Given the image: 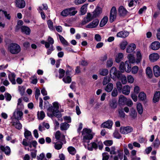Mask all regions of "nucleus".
Here are the masks:
<instances>
[{"label": "nucleus", "mask_w": 160, "mask_h": 160, "mask_svg": "<svg viewBox=\"0 0 160 160\" xmlns=\"http://www.w3.org/2000/svg\"><path fill=\"white\" fill-rule=\"evenodd\" d=\"M119 116V117L124 118L125 117V114L122 109H119L118 110Z\"/></svg>", "instance_id": "603ef678"}, {"label": "nucleus", "mask_w": 160, "mask_h": 160, "mask_svg": "<svg viewBox=\"0 0 160 160\" xmlns=\"http://www.w3.org/2000/svg\"><path fill=\"white\" fill-rule=\"evenodd\" d=\"M30 151L31 152V155L32 158H36L37 155V150L35 149H31Z\"/></svg>", "instance_id": "69168bd1"}, {"label": "nucleus", "mask_w": 160, "mask_h": 160, "mask_svg": "<svg viewBox=\"0 0 160 160\" xmlns=\"http://www.w3.org/2000/svg\"><path fill=\"white\" fill-rule=\"evenodd\" d=\"M138 0H129L128 3V6L129 7H132L133 5H136Z\"/></svg>", "instance_id": "4d7b16f0"}, {"label": "nucleus", "mask_w": 160, "mask_h": 160, "mask_svg": "<svg viewBox=\"0 0 160 160\" xmlns=\"http://www.w3.org/2000/svg\"><path fill=\"white\" fill-rule=\"evenodd\" d=\"M19 120L12 119L11 123L12 125L16 129L20 130L22 128V125L19 121Z\"/></svg>", "instance_id": "9b49d317"}, {"label": "nucleus", "mask_w": 160, "mask_h": 160, "mask_svg": "<svg viewBox=\"0 0 160 160\" xmlns=\"http://www.w3.org/2000/svg\"><path fill=\"white\" fill-rule=\"evenodd\" d=\"M15 3L16 7L19 8H23L26 6V3L24 0H16Z\"/></svg>", "instance_id": "1a4fd4ad"}, {"label": "nucleus", "mask_w": 160, "mask_h": 160, "mask_svg": "<svg viewBox=\"0 0 160 160\" xmlns=\"http://www.w3.org/2000/svg\"><path fill=\"white\" fill-rule=\"evenodd\" d=\"M65 73V71L63 69L60 68L59 70V78H63L64 75Z\"/></svg>", "instance_id": "052dcab7"}, {"label": "nucleus", "mask_w": 160, "mask_h": 160, "mask_svg": "<svg viewBox=\"0 0 160 160\" xmlns=\"http://www.w3.org/2000/svg\"><path fill=\"white\" fill-rule=\"evenodd\" d=\"M67 69L66 72V76H70V73H71L72 70V68L68 65L66 66Z\"/></svg>", "instance_id": "3c124183"}, {"label": "nucleus", "mask_w": 160, "mask_h": 160, "mask_svg": "<svg viewBox=\"0 0 160 160\" xmlns=\"http://www.w3.org/2000/svg\"><path fill=\"white\" fill-rule=\"evenodd\" d=\"M109 106L112 109L116 108L117 107V103L115 99H112L109 102Z\"/></svg>", "instance_id": "7c9ffc66"}, {"label": "nucleus", "mask_w": 160, "mask_h": 160, "mask_svg": "<svg viewBox=\"0 0 160 160\" xmlns=\"http://www.w3.org/2000/svg\"><path fill=\"white\" fill-rule=\"evenodd\" d=\"M113 124L112 121L111 120H108L106 122H103L101 125V127L111 129Z\"/></svg>", "instance_id": "9d476101"}, {"label": "nucleus", "mask_w": 160, "mask_h": 160, "mask_svg": "<svg viewBox=\"0 0 160 160\" xmlns=\"http://www.w3.org/2000/svg\"><path fill=\"white\" fill-rule=\"evenodd\" d=\"M102 156V160H108L109 157V155L108 154V153L107 152L103 153Z\"/></svg>", "instance_id": "774afa93"}, {"label": "nucleus", "mask_w": 160, "mask_h": 160, "mask_svg": "<svg viewBox=\"0 0 160 160\" xmlns=\"http://www.w3.org/2000/svg\"><path fill=\"white\" fill-rule=\"evenodd\" d=\"M160 98V92H156L153 96V101L154 103H156L158 102Z\"/></svg>", "instance_id": "c85d7f7f"}, {"label": "nucleus", "mask_w": 160, "mask_h": 160, "mask_svg": "<svg viewBox=\"0 0 160 160\" xmlns=\"http://www.w3.org/2000/svg\"><path fill=\"white\" fill-rule=\"evenodd\" d=\"M37 115L38 118L40 120H42L45 116V113L43 111H41L40 113L38 112Z\"/></svg>", "instance_id": "de8ad7c7"}, {"label": "nucleus", "mask_w": 160, "mask_h": 160, "mask_svg": "<svg viewBox=\"0 0 160 160\" xmlns=\"http://www.w3.org/2000/svg\"><path fill=\"white\" fill-rule=\"evenodd\" d=\"M2 151L4 152L5 154L9 155L11 153V149L10 147L8 146L6 147L2 145L0 146V148Z\"/></svg>", "instance_id": "f3484780"}, {"label": "nucleus", "mask_w": 160, "mask_h": 160, "mask_svg": "<svg viewBox=\"0 0 160 160\" xmlns=\"http://www.w3.org/2000/svg\"><path fill=\"white\" fill-rule=\"evenodd\" d=\"M123 57V55L122 53H118L116 56L115 58V61L117 63L119 62L122 59Z\"/></svg>", "instance_id": "f704fd0d"}, {"label": "nucleus", "mask_w": 160, "mask_h": 160, "mask_svg": "<svg viewBox=\"0 0 160 160\" xmlns=\"http://www.w3.org/2000/svg\"><path fill=\"white\" fill-rule=\"evenodd\" d=\"M137 108L138 112L141 114L143 112V109L142 105L140 103H138L137 104Z\"/></svg>", "instance_id": "a18cd8bd"}, {"label": "nucleus", "mask_w": 160, "mask_h": 160, "mask_svg": "<svg viewBox=\"0 0 160 160\" xmlns=\"http://www.w3.org/2000/svg\"><path fill=\"white\" fill-rule=\"evenodd\" d=\"M146 74L148 76L151 78L152 76V70L149 67H147L146 69Z\"/></svg>", "instance_id": "ea45409f"}, {"label": "nucleus", "mask_w": 160, "mask_h": 160, "mask_svg": "<svg viewBox=\"0 0 160 160\" xmlns=\"http://www.w3.org/2000/svg\"><path fill=\"white\" fill-rule=\"evenodd\" d=\"M142 59V56L141 53L139 51L137 52V60H136V62L138 63Z\"/></svg>", "instance_id": "864d4df0"}, {"label": "nucleus", "mask_w": 160, "mask_h": 160, "mask_svg": "<svg viewBox=\"0 0 160 160\" xmlns=\"http://www.w3.org/2000/svg\"><path fill=\"white\" fill-rule=\"evenodd\" d=\"M69 127V125L67 122L62 123L60 124V129L61 130H66Z\"/></svg>", "instance_id": "473e14b6"}, {"label": "nucleus", "mask_w": 160, "mask_h": 160, "mask_svg": "<svg viewBox=\"0 0 160 160\" xmlns=\"http://www.w3.org/2000/svg\"><path fill=\"white\" fill-rule=\"evenodd\" d=\"M129 34V32L126 31H122L117 33L116 36L117 37L125 38L127 37Z\"/></svg>", "instance_id": "2eb2a0df"}, {"label": "nucleus", "mask_w": 160, "mask_h": 160, "mask_svg": "<svg viewBox=\"0 0 160 160\" xmlns=\"http://www.w3.org/2000/svg\"><path fill=\"white\" fill-rule=\"evenodd\" d=\"M127 81L130 83H132L133 82L134 79L133 77L131 75H129L127 76Z\"/></svg>", "instance_id": "680f3d73"}, {"label": "nucleus", "mask_w": 160, "mask_h": 160, "mask_svg": "<svg viewBox=\"0 0 160 160\" xmlns=\"http://www.w3.org/2000/svg\"><path fill=\"white\" fill-rule=\"evenodd\" d=\"M111 81L110 78L108 76H105L104 77L102 83L103 85H106L109 83Z\"/></svg>", "instance_id": "c03bdc74"}, {"label": "nucleus", "mask_w": 160, "mask_h": 160, "mask_svg": "<svg viewBox=\"0 0 160 160\" xmlns=\"http://www.w3.org/2000/svg\"><path fill=\"white\" fill-rule=\"evenodd\" d=\"M128 44V42L127 41L124 40L122 41L120 44L121 49L123 50H124Z\"/></svg>", "instance_id": "e433bc0d"}, {"label": "nucleus", "mask_w": 160, "mask_h": 160, "mask_svg": "<svg viewBox=\"0 0 160 160\" xmlns=\"http://www.w3.org/2000/svg\"><path fill=\"white\" fill-rule=\"evenodd\" d=\"M61 15L63 17H67L69 15L68 9H66L62 11L61 13Z\"/></svg>", "instance_id": "e2e57ef3"}, {"label": "nucleus", "mask_w": 160, "mask_h": 160, "mask_svg": "<svg viewBox=\"0 0 160 160\" xmlns=\"http://www.w3.org/2000/svg\"><path fill=\"white\" fill-rule=\"evenodd\" d=\"M53 106L49 107L48 110L50 112L47 113L48 116L52 118L53 116H55L57 118L61 117L62 115L59 112V103L57 102H55L52 103Z\"/></svg>", "instance_id": "f257e3e1"}, {"label": "nucleus", "mask_w": 160, "mask_h": 160, "mask_svg": "<svg viewBox=\"0 0 160 160\" xmlns=\"http://www.w3.org/2000/svg\"><path fill=\"white\" fill-rule=\"evenodd\" d=\"M87 12V6L85 5H83L81 8V12L82 15L85 14Z\"/></svg>", "instance_id": "bf43d9fd"}, {"label": "nucleus", "mask_w": 160, "mask_h": 160, "mask_svg": "<svg viewBox=\"0 0 160 160\" xmlns=\"http://www.w3.org/2000/svg\"><path fill=\"white\" fill-rule=\"evenodd\" d=\"M22 109L19 108H17L13 112V116L14 117L13 119L21 120L22 117L23 113L21 111Z\"/></svg>", "instance_id": "423d86ee"}, {"label": "nucleus", "mask_w": 160, "mask_h": 160, "mask_svg": "<svg viewBox=\"0 0 160 160\" xmlns=\"http://www.w3.org/2000/svg\"><path fill=\"white\" fill-rule=\"evenodd\" d=\"M113 88V84L111 83H109L105 87V90L108 92H111Z\"/></svg>", "instance_id": "72a5a7b5"}, {"label": "nucleus", "mask_w": 160, "mask_h": 160, "mask_svg": "<svg viewBox=\"0 0 160 160\" xmlns=\"http://www.w3.org/2000/svg\"><path fill=\"white\" fill-rule=\"evenodd\" d=\"M138 98L140 100H144L146 99V95L143 92H141L139 94Z\"/></svg>", "instance_id": "09e8293b"}, {"label": "nucleus", "mask_w": 160, "mask_h": 160, "mask_svg": "<svg viewBox=\"0 0 160 160\" xmlns=\"http://www.w3.org/2000/svg\"><path fill=\"white\" fill-rule=\"evenodd\" d=\"M68 150L70 154L72 155H74L76 152L75 148L72 146L69 147L68 148Z\"/></svg>", "instance_id": "58836bf2"}, {"label": "nucleus", "mask_w": 160, "mask_h": 160, "mask_svg": "<svg viewBox=\"0 0 160 160\" xmlns=\"http://www.w3.org/2000/svg\"><path fill=\"white\" fill-rule=\"evenodd\" d=\"M131 63L128 62V61H126L125 63V71L127 72H129L131 71Z\"/></svg>", "instance_id": "c756f323"}, {"label": "nucleus", "mask_w": 160, "mask_h": 160, "mask_svg": "<svg viewBox=\"0 0 160 160\" xmlns=\"http://www.w3.org/2000/svg\"><path fill=\"white\" fill-rule=\"evenodd\" d=\"M130 88L128 85L124 86L122 90V93L125 95H128L130 92Z\"/></svg>", "instance_id": "cd10ccee"}, {"label": "nucleus", "mask_w": 160, "mask_h": 160, "mask_svg": "<svg viewBox=\"0 0 160 160\" xmlns=\"http://www.w3.org/2000/svg\"><path fill=\"white\" fill-rule=\"evenodd\" d=\"M136 48V45L134 43L130 44L126 48V52L129 53L132 52Z\"/></svg>", "instance_id": "a211bd4d"}, {"label": "nucleus", "mask_w": 160, "mask_h": 160, "mask_svg": "<svg viewBox=\"0 0 160 160\" xmlns=\"http://www.w3.org/2000/svg\"><path fill=\"white\" fill-rule=\"evenodd\" d=\"M119 70L120 71V72L122 73H123L124 72L125 70V63L123 62L120 63L119 66Z\"/></svg>", "instance_id": "5fc2aeb1"}, {"label": "nucleus", "mask_w": 160, "mask_h": 160, "mask_svg": "<svg viewBox=\"0 0 160 160\" xmlns=\"http://www.w3.org/2000/svg\"><path fill=\"white\" fill-rule=\"evenodd\" d=\"M97 148L98 144L95 142L91 143L88 145V149L89 150L92 151L93 149H96Z\"/></svg>", "instance_id": "393cba45"}, {"label": "nucleus", "mask_w": 160, "mask_h": 160, "mask_svg": "<svg viewBox=\"0 0 160 160\" xmlns=\"http://www.w3.org/2000/svg\"><path fill=\"white\" fill-rule=\"evenodd\" d=\"M108 21V18L107 16H104L102 19L99 25L101 27H102L105 25Z\"/></svg>", "instance_id": "2f4dec72"}, {"label": "nucleus", "mask_w": 160, "mask_h": 160, "mask_svg": "<svg viewBox=\"0 0 160 160\" xmlns=\"http://www.w3.org/2000/svg\"><path fill=\"white\" fill-rule=\"evenodd\" d=\"M2 12L3 13L5 17L8 20H10L11 19V16L9 13H8L7 11H5L2 10H0V12Z\"/></svg>", "instance_id": "13d9d810"}, {"label": "nucleus", "mask_w": 160, "mask_h": 160, "mask_svg": "<svg viewBox=\"0 0 160 160\" xmlns=\"http://www.w3.org/2000/svg\"><path fill=\"white\" fill-rule=\"evenodd\" d=\"M150 48L152 50H157L160 48V43L158 41H154L152 43Z\"/></svg>", "instance_id": "4468645a"}, {"label": "nucleus", "mask_w": 160, "mask_h": 160, "mask_svg": "<svg viewBox=\"0 0 160 160\" xmlns=\"http://www.w3.org/2000/svg\"><path fill=\"white\" fill-rule=\"evenodd\" d=\"M159 58V56L157 53H153L150 54L149 56L150 60L152 62L157 61Z\"/></svg>", "instance_id": "dca6fc26"}, {"label": "nucleus", "mask_w": 160, "mask_h": 160, "mask_svg": "<svg viewBox=\"0 0 160 160\" xmlns=\"http://www.w3.org/2000/svg\"><path fill=\"white\" fill-rule=\"evenodd\" d=\"M42 44H44L45 47L48 49L47 52V54L49 55L54 50V49L53 46L54 43L53 39L50 36H49L48 37L47 41L44 40H42L41 41Z\"/></svg>", "instance_id": "f03ea898"}, {"label": "nucleus", "mask_w": 160, "mask_h": 160, "mask_svg": "<svg viewBox=\"0 0 160 160\" xmlns=\"http://www.w3.org/2000/svg\"><path fill=\"white\" fill-rule=\"evenodd\" d=\"M99 72L100 74L103 76H106L108 75V71L107 69H100Z\"/></svg>", "instance_id": "a19ab883"}, {"label": "nucleus", "mask_w": 160, "mask_h": 160, "mask_svg": "<svg viewBox=\"0 0 160 160\" xmlns=\"http://www.w3.org/2000/svg\"><path fill=\"white\" fill-rule=\"evenodd\" d=\"M24 135L26 139H28L29 137H30L31 138L30 140L32 139V136L31 133L28 130H25L24 132Z\"/></svg>", "instance_id": "37998d69"}, {"label": "nucleus", "mask_w": 160, "mask_h": 160, "mask_svg": "<svg viewBox=\"0 0 160 160\" xmlns=\"http://www.w3.org/2000/svg\"><path fill=\"white\" fill-rule=\"evenodd\" d=\"M121 81L122 84H126L127 81L126 77L125 75L121 74Z\"/></svg>", "instance_id": "338daca9"}, {"label": "nucleus", "mask_w": 160, "mask_h": 160, "mask_svg": "<svg viewBox=\"0 0 160 160\" xmlns=\"http://www.w3.org/2000/svg\"><path fill=\"white\" fill-rule=\"evenodd\" d=\"M62 142H57L54 143V147L57 150H59L62 147Z\"/></svg>", "instance_id": "49530a36"}, {"label": "nucleus", "mask_w": 160, "mask_h": 160, "mask_svg": "<svg viewBox=\"0 0 160 160\" xmlns=\"http://www.w3.org/2000/svg\"><path fill=\"white\" fill-rule=\"evenodd\" d=\"M153 71L154 76L158 77L160 76V68L158 65H155L153 67Z\"/></svg>", "instance_id": "aec40b11"}, {"label": "nucleus", "mask_w": 160, "mask_h": 160, "mask_svg": "<svg viewBox=\"0 0 160 160\" xmlns=\"http://www.w3.org/2000/svg\"><path fill=\"white\" fill-rule=\"evenodd\" d=\"M59 39L62 44L66 46L69 45V43L66 41L65 39L61 35L58 34Z\"/></svg>", "instance_id": "4c0bfd02"}, {"label": "nucleus", "mask_w": 160, "mask_h": 160, "mask_svg": "<svg viewBox=\"0 0 160 160\" xmlns=\"http://www.w3.org/2000/svg\"><path fill=\"white\" fill-rule=\"evenodd\" d=\"M102 12V9L99 7H98L95 9L93 12V17H97Z\"/></svg>", "instance_id": "5701e85b"}, {"label": "nucleus", "mask_w": 160, "mask_h": 160, "mask_svg": "<svg viewBox=\"0 0 160 160\" xmlns=\"http://www.w3.org/2000/svg\"><path fill=\"white\" fill-rule=\"evenodd\" d=\"M16 75L14 73H11L8 75V77L9 80L12 84H15L16 83L15 80Z\"/></svg>", "instance_id": "4be33fe9"}, {"label": "nucleus", "mask_w": 160, "mask_h": 160, "mask_svg": "<svg viewBox=\"0 0 160 160\" xmlns=\"http://www.w3.org/2000/svg\"><path fill=\"white\" fill-rule=\"evenodd\" d=\"M91 131L90 129L84 128L82 132V134L83 136V138L84 142H89V140L93 138L92 135L91 134Z\"/></svg>", "instance_id": "7ed1b4c3"}, {"label": "nucleus", "mask_w": 160, "mask_h": 160, "mask_svg": "<svg viewBox=\"0 0 160 160\" xmlns=\"http://www.w3.org/2000/svg\"><path fill=\"white\" fill-rule=\"evenodd\" d=\"M93 18V16L92 17V15L90 13H88L87 14L86 17L84 18L82 21V24L83 25H85L89 22L92 20Z\"/></svg>", "instance_id": "ddd939ff"}, {"label": "nucleus", "mask_w": 160, "mask_h": 160, "mask_svg": "<svg viewBox=\"0 0 160 160\" xmlns=\"http://www.w3.org/2000/svg\"><path fill=\"white\" fill-rule=\"evenodd\" d=\"M8 49L11 53L16 54L20 51L21 48L18 44L15 43H12L8 46Z\"/></svg>", "instance_id": "20e7f679"}, {"label": "nucleus", "mask_w": 160, "mask_h": 160, "mask_svg": "<svg viewBox=\"0 0 160 160\" xmlns=\"http://www.w3.org/2000/svg\"><path fill=\"white\" fill-rule=\"evenodd\" d=\"M110 75L111 78L115 80L117 78H121V74L119 71L117 70L115 67H113L111 69Z\"/></svg>", "instance_id": "39448f33"}, {"label": "nucleus", "mask_w": 160, "mask_h": 160, "mask_svg": "<svg viewBox=\"0 0 160 160\" xmlns=\"http://www.w3.org/2000/svg\"><path fill=\"white\" fill-rule=\"evenodd\" d=\"M18 90L20 93L21 96H23L24 95L25 92V88L24 86H19Z\"/></svg>", "instance_id": "8fccbe9b"}, {"label": "nucleus", "mask_w": 160, "mask_h": 160, "mask_svg": "<svg viewBox=\"0 0 160 160\" xmlns=\"http://www.w3.org/2000/svg\"><path fill=\"white\" fill-rule=\"evenodd\" d=\"M129 116L132 119H134L137 117V113L133 108H132L129 112Z\"/></svg>", "instance_id": "412c9836"}, {"label": "nucleus", "mask_w": 160, "mask_h": 160, "mask_svg": "<svg viewBox=\"0 0 160 160\" xmlns=\"http://www.w3.org/2000/svg\"><path fill=\"white\" fill-rule=\"evenodd\" d=\"M117 16V10L115 7H113L110 11L109 20L111 22H113L116 19Z\"/></svg>", "instance_id": "0eeeda50"}, {"label": "nucleus", "mask_w": 160, "mask_h": 160, "mask_svg": "<svg viewBox=\"0 0 160 160\" xmlns=\"http://www.w3.org/2000/svg\"><path fill=\"white\" fill-rule=\"evenodd\" d=\"M117 152L118 153V157L120 160H122L123 157V152L122 151L120 150H117Z\"/></svg>", "instance_id": "0e129e2a"}, {"label": "nucleus", "mask_w": 160, "mask_h": 160, "mask_svg": "<svg viewBox=\"0 0 160 160\" xmlns=\"http://www.w3.org/2000/svg\"><path fill=\"white\" fill-rule=\"evenodd\" d=\"M21 31L27 35H29L30 33L31 30L28 27L26 26H22L20 27Z\"/></svg>", "instance_id": "b1692460"}, {"label": "nucleus", "mask_w": 160, "mask_h": 160, "mask_svg": "<svg viewBox=\"0 0 160 160\" xmlns=\"http://www.w3.org/2000/svg\"><path fill=\"white\" fill-rule=\"evenodd\" d=\"M68 9L69 15L70 16H74L77 12V11L75 10V8H68Z\"/></svg>", "instance_id": "c9c22d12"}, {"label": "nucleus", "mask_w": 160, "mask_h": 160, "mask_svg": "<svg viewBox=\"0 0 160 160\" xmlns=\"http://www.w3.org/2000/svg\"><path fill=\"white\" fill-rule=\"evenodd\" d=\"M127 58L128 61V62L129 63H133L136 62L135 61V58L134 55L132 54H129L127 56Z\"/></svg>", "instance_id": "bb28decb"}, {"label": "nucleus", "mask_w": 160, "mask_h": 160, "mask_svg": "<svg viewBox=\"0 0 160 160\" xmlns=\"http://www.w3.org/2000/svg\"><path fill=\"white\" fill-rule=\"evenodd\" d=\"M62 80L65 83H69L72 81L71 78L69 76H67L63 78Z\"/></svg>", "instance_id": "79ce46f5"}, {"label": "nucleus", "mask_w": 160, "mask_h": 160, "mask_svg": "<svg viewBox=\"0 0 160 160\" xmlns=\"http://www.w3.org/2000/svg\"><path fill=\"white\" fill-rule=\"evenodd\" d=\"M118 12L119 15L122 16L126 15L128 12L126 9L122 6H121L119 7Z\"/></svg>", "instance_id": "6ab92c4d"}, {"label": "nucleus", "mask_w": 160, "mask_h": 160, "mask_svg": "<svg viewBox=\"0 0 160 160\" xmlns=\"http://www.w3.org/2000/svg\"><path fill=\"white\" fill-rule=\"evenodd\" d=\"M99 22V21L98 19H95L87 25L86 28H95L98 25Z\"/></svg>", "instance_id": "f8f14e48"}, {"label": "nucleus", "mask_w": 160, "mask_h": 160, "mask_svg": "<svg viewBox=\"0 0 160 160\" xmlns=\"http://www.w3.org/2000/svg\"><path fill=\"white\" fill-rule=\"evenodd\" d=\"M132 128L129 126L121 127L120 128V132L121 133L123 134H127L132 132Z\"/></svg>", "instance_id": "6e6552de"}, {"label": "nucleus", "mask_w": 160, "mask_h": 160, "mask_svg": "<svg viewBox=\"0 0 160 160\" xmlns=\"http://www.w3.org/2000/svg\"><path fill=\"white\" fill-rule=\"evenodd\" d=\"M127 100V98L125 97L123 95H121L118 100L119 104L121 105H123L126 103Z\"/></svg>", "instance_id": "a878e982"}, {"label": "nucleus", "mask_w": 160, "mask_h": 160, "mask_svg": "<svg viewBox=\"0 0 160 160\" xmlns=\"http://www.w3.org/2000/svg\"><path fill=\"white\" fill-rule=\"evenodd\" d=\"M22 99L21 98H19L18 100V102L17 103V108H19L21 109H23L24 108L23 105L22 104Z\"/></svg>", "instance_id": "6e6d98bb"}]
</instances>
